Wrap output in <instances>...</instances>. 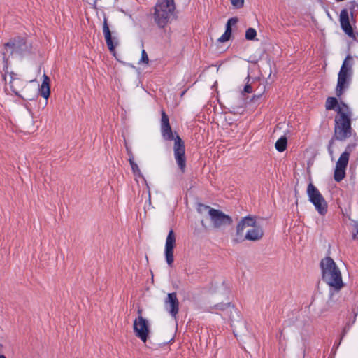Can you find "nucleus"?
I'll return each mask as SVG.
<instances>
[{
	"label": "nucleus",
	"mask_w": 358,
	"mask_h": 358,
	"mask_svg": "<svg viewBox=\"0 0 358 358\" xmlns=\"http://www.w3.org/2000/svg\"><path fill=\"white\" fill-rule=\"evenodd\" d=\"M160 131L164 140L174 141L173 153L176 164L182 173L186 169L185 143L178 134L174 135L169 123V119L164 110L161 111Z\"/></svg>",
	"instance_id": "f257e3e1"
},
{
	"label": "nucleus",
	"mask_w": 358,
	"mask_h": 358,
	"mask_svg": "<svg viewBox=\"0 0 358 358\" xmlns=\"http://www.w3.org/2000/svg\"><path fill=\"white\" fill-rule=\"evenodd\" d=\"M264 236V230L257 224L255 217L248 215L243 217L236 226L234 241L241 243L245 240L257 241Z\"/></svg>",
	"instance_id": "f03ea898"
},
{
	"label": "nucleus",
	"mask_w": 358,
	"mask_h": 358,
	"mask_svg": "<svg viewBox=\"0 0 358 358\" xmlns=\"http://www.w3.org/2000/svg\"><path fill=\"white\" fill-rule=\"evenodd\" d=\"M334 122V134L329 141L327 148L328 152L331 157L334 155L332 147L334 141L336 140L344 141L352 136V132L350 115L342 111L340 108H338Z\"/></svg>",
	"instance_id": "7ed1b4c3"
},
{
	"label": "nucleus",
	"mask_w": 358,
	"mask_h": 358,
	"mask_svg": "<svg viewBox=\"0 0 358 358\" xmlns=\"http://www.w3.org/2000/svg\"><path fill=\"white\" fill-rule=\"evenodd\" d=\"M320 266L322 280L334 290H340L343 287L341 273L333 259L324 257L321 260Z\"/></svg>",
	"instance_id": "20e7f679"
},
{
	"label": "nucleus",
	"mask_w": 358,
	"mask_h": 358,
	"mask_svg": "<svg viewBox=\"0 0 358 358\" xmlns=\"http://www.w3.org/2000/svg\"><path fill=\"white\" fill-rule=\"evenodd\" d=\"M174 0H158L154 7L152 17L159 29H165L175 16Z\"/></svg>",
	"instance_id": "39448f33"
},
{
	"label": "nucleus",
	"mask_w": 358,
	"mask_h": 358,
	"mask_svg": "<svg viewBox=\"0 0 358 358\" xmlns=\"http://www.w3.org/2000/svg\"><path fill=\"white\" fill-rule=\"evenodd\" d=\"M349 59H352V58L348 55L343 61L338 75L336 94L338 97H340L343 94L344 90L348 87L352 75V64L348 62Z\"/></svg>",
	"instance_id": "423d86ee"
},
{
	"label": "nucleus",
	"mask_w": 358,
	"mask_h": 358,
	"mask_svg": "<svg viewBox=\"0 0 358 358\" xmlns=\"http://www.w3.org/2000/svg\"><path fill=\"white\" fill-rule=\"evenodd\" d=\"M307 195L308 200L313 204L319 214L321 215H326L328 208L327 203L318 189L312 182L308 185Z\"/></svg>",
	"instance_id": "0eeeda50"
},
{
	"label": "nucleus",
	"mask_w": 358,
	"mask_h": 358,
	"mask_svg": "<svg viewBox=\"0 0 358 358\" xmlns=\"http://www.w3.org/2000/svg\"><path fill=\"white\" fill-rule=\"evenodd\" d=\"M27 49L25 39L22 37H17L4 44V51L3 52V59L5 63L8 62V55L13 53L22 54Z\"/></svg>",
	"instance_id": "6e6552de"
},
{
	"label": "nucleus",
	"mask_w": 358,
	"mask_h": 358,
	"mask_svg": "<svg viewBox=\"0 0 358 358\" xmlns=\"http://www.w3.org/2000/svg\"><path fill=\"white\" fill-rule=\"evenodd\" d=\"M209 216L214 228L221 229L226 226L231 225L233 222L232 218L217 209H209Z\"/></svg>",
	"instance_id": "1a4fd4ad"
},
{
	"label": "nucleus",
	"mask_w": 358,
	"mask_h": 358,
	"mask_svg": "<svg viewBox=\"0 0 358 358\" xmlns=\"http://www.w3.org/2000/svg\"><path fill=\"white\" fill-rule=\"evenodd\" d=\"M138 316L134 321V331L138 338L145 343L149 333L148 322L143 317L141 309L138 310Z\"/></svg>",
	"instance_id": "9d476101"
},
{
	"label": "nucleus",
	"mask_w": 358,
	"mask_h": 358,
	"mask_svg": "<svg viewBox=\"0 0 358 358\" xmlns=\"http://www.w3.org/2000/svg\"><path fill=\"white\" fill-rule=\"evenodd\" d=\"M3 79L6 85H9L10 90L17 96L20 95V92L23 89L25 82L20 76L13 71L9 72L3 76Z\"/></svg>",
	"instance_id": "9b49d317"
},
{
	"label": "nucleus",
	"mask_w": 358,
	"mask_h": 358,
	"mask_svg": "<svg viewBox=\"0 0 358 358\" xmlns=\"http://www.w3.org/2000/svg\"><path fill=\"white\" fill-rule=\"evenodd\" d=\"M103 34L109 51L115 55V48L119 45V39L116 36H112L110 30L108 19L105 17L103 22Z\"/></svg>",
	"instance_id": "f8f14e48"
},
{
	"label": "nucleus",
	"mask_w": 358,
	"mask_h": 358,
	"mask_svg": "<svg viewBox=\"0 0 358 358\" xmlns=\"http://www.w3.org/2000/svg\"><path fill=\"white\" fill-rule=\"evenodd\" d=\"M176 237L172 229H171L167 235L164 248V255L167 264L172 266L174 261L173 249L176 246Z\"/></svg>",
	"instance_id": "ddd939ff"
},
{
	"label": "nucleus",
	"mask_w": 358,
	"mask_h": 358,
	"mask_svg": "<svg viewBox=\"0 0 358 358\" xmlns=\"http://www.w3.org/2000/svg\"><path fill=\"white\" fill-rule=\"evenodd\" d=\"M164 307L166 311L176 319L179 312V301L176 292L168 294L164 300Z\"/></svg>",
	"instance_id": "4468645a"
},
{
	"label": "nucleus",
	"mask_w": 358,
	"mask_h": 358,
	"mask_svg": "<svg viewBox=\"0 0 358 358\" xmlns=\"http://www.w3.org/2000/svg\"><path fill=\"white\" fill-rule=\"evenodd\" d=\"M340 23L343 31L350 37H354V32L350 23L349 15L347 9H343L340 13Z\"/></svg>",
	"instance_id": "2eb2a0df"
},
{
	"label": "nucleus",
	"mask_w": 358,
	"mask_h": 358,
	"mask_svg": "<svg viewBox=\"0 0 358 358\" xmlns=\"http://www.w3.org/2000/svg\"><path fill=\"white\" fill-rule=\"evenodd\" d=\"M355 145H348L345 150L341 155L340 157L338 158L336 166L344 168L346 169L348 162H349V157L350 155V153L352 152V148L355 147Z\"/></svg>",
	"instance_id": "dca6fc26"
},
{
	"label": "nucleus",
	"mask_w": 358,
	"mask_h": 358,
	"mask_svg": "<svg viewBox=\"0 0 358 358\" xmlns=\"http://www.w3.org/2000/svg\"><path fill=\"white\" fill-rule=\"evenodd\" d=\"M39 92L41 96L44 99H48L50 94V78L46 75L43 74V81L39 87Z\"/></svg>",
	"instance_id": "f3484780"
},
{
	"label": "nucleus",
	"mask_w": 358,
	"mask_h": 358,
	"mask_svg": "<svg viewBox=\"0 0 358 358\" xmlns=\"http://www.w3.org/2000/svg\"><path fill=\"white\" fill-rule=\"evenodd\" d=\"M345 170L346 169L336 166L334 174L335 181L339 182L345 178Z\"/></svg>",
	"instance_id": "a211bd4d"
},
{
	"label": "nucleus",
	"mask_w": 358,
	"mask_h": 358,
	"mask_svg": "<svg viewBox=\"0 0 358 358\" xmlns=\"http://www.w3.org/2000/svg\"><path fill=\"white\" fill-rule=\"evenodd\" d=\"M129 158V162L130 164V166L131 167V170L134 175L138 176L139 177H142V174L141 173V170L138 166V164L134 162L133 155L130 153Z\"/></svg>",
	"instance_id": "6ab92c4d"
},
{
	"label": "nucleus",
	"mask_w": 358,
	"mask_h": 358,
	"mask_svg": "<svg viewBox=\"0 0 358 358\" xmlns=\"http://www.w3.org/2000/svg\"><path fill=\"white\" fill-rule=\"evenodd\" d=\"M287 145V139L285 136L280 137L275 143V147L278 152L285 150Z\"/></svg>",
	"instance_id": "aec40b11"
},
{
	"label": "nucleus",
	"mask_w": 358,
	"mask_h": 358,
	"mask_svg": "<svg viewBox=\"0 0 358 358\" xmlns=\"http://www.w3.org/2000/svg\"><path fill=\"white\" fill-rule=\"evenodd\" d=\"M338 105V101L335 97H328L326 101L325 107L327 110H334Z\"/></svg>",
	"instance_id": "412c9836"
},
{
	"label": "nucleus",
	"mask_w": 358,
	"mask_h": 358,
	"mask_svg": "<svg viewBox=\"0 0 358 358\" xmlns=\"http://www.w3.org/2000/svg\"><path fill=\"white\" fill-rule=\"evenodd\" d=\"M238 22L237 17L229 18L226 24L225 31L227 34L231 35V27L234 26Z\"/></svg>",
	"instance_id": "4be33fe9"
},
{
	"label": "nucleus",
	"mask_w": 358,
	"mask_h": 358,
	"mask_svg": "<svg viewBox=\"0 0 358 358\" xmlns=\"http://www.w3.org/2000/svg\"><path fill=\"white\" fill-rule=\"evenodd\" d=\"M213 308L217 310H225L227 309H230L231 312V310H234L236 311V310L234 309V307L233 306H231V303H217V304L215 305V306Z\"/></svg>",
	"instance_id": "5701e85b"
},
{
	"label": "nucleus",
	"mask_w": 358,
	"mask_h": 358,
	"mask_svg": "<svg viewBox=\"0 0 358 358\" xmlns=\"http://www.w3.org/2000/svg\"><path fill=\"white\" fill-rule=\"evenodd\" d=\"M257 31L254 28H248L245 31V38L249 41L255 40Z\"/></svg>",
	"instance_id": "b1692460"
},
{
	"label": "nucleus",
	"mask_w": 358,
	"mask_h": 358,
	"mask_svg": "<svg viewBox=\"0 0 358 358\" xmlns=\"http://www.w3.org/2000/svg\"><path fill=\"white\" fill-rule=\"evenodd\" d=\"M209 209H213L209 206L203 204V203H199L197 207V211L199 213H203V212L208 210V213H209Z\"/></svg>",
	"instance_id": "393cba45"
},
{
	"label": "nucleus",
	"mask_w": 358,
	"mask_h": 358,
	"mask_svg": "<svg viewBox=\"0 0 358 358\" xmlns=\"http://www.w3.org/2000/svg\"><path fill=\"white\" fill-rule=\"evenodd\" d=\"M230 1L235 8H241L244 4V0H230Z\"/></svg>",
	"instance_id": "a878e982"
},
{
	"label": "nucleus",
	"mask_w": 358,
	"mask_h": 358,
	"mask_svg": "<svg viewBox=\"0 0 358 358\" xmlns=\"http://www.w3.org/2000/svg\"><path fill=\"white\" fill-rule=\"evenodd\" d=\"M148 62H149V59H148V54L145 50H143L141 52V58L139 63L142 62V63L148 64Z\"/></svg>",
	"instance_id": "bb28decb"
},
{
	"label": "nucleus",
	"mask_w": 358,
	"mask_h": 358,
	"mask_svg": "<svg viewBox=\"0 0 358 358\" xmlns=\"http://www.w3.org/2000/svg\"><path fill=\"white\" fill-rule=\"evenodd\" d=\"M231 36L226 32H224L219 38L218 41L220 43H224L229 40Z\"/></svg>",
	"instance_id": "cd10ccee"
},
{
	"label": "nucleus",
	"mask_w": 358,
	"mask_h": 358,
	"mask_svg": "<svg viewBox=\"0 0 358 358\" xmlns=\"http://www.w3.org/2000/svg\"><path fill=\"white\" fill-rule=\"evenodd\" d=\"M243 92L245 93H251L252 92V86L247 83L244 87Z\"/></svg>",
	"instance_id": "c85d7f7f"
},
{
	"label": "nucleus",
	"mask_w": 358,
	"mask_h": 358,
	"mask_svg": "<svg viewBox=\"0 0 358 358\" xmlns=\"http://www.w3.org/2000/svg\"><path fill=\"white\" fill-rule=\"evenodd\" d=\"M356 228V232L352 234V238L353 239H358V222L355 225Z\"/></svg>",
	"instance_id": "c756f323"
},
{
	"label": "nucleus",
	"mask_w": 358,
	"mask_h": 358,
	"mask_svg": "<svg viewBox=\"0 0 358 358\" xmlns=\"http://www.w3.org/2000/svg\"><path fill=\"white\" fill-rule=\"evenodd\" d=\"M262 96V94H259V95H255L253 96V99H259L260 97Z\"/></svg>",
	"instance_id": "7c9ffc66"
},
{
	"label": "nucleus",
	"mask_w": 358,
	"mask_h": 358,
	"mask_svg": "<svg viewBox=\"0 0 358 358\" xmlns=\"http://www.w3.org/2000/svg\"><path fill=\"white\" fill-rule=\"evenodd\" d=\"M0 358H6V357L4 355H0Z\"/></svg>",
	"instance_id": "2f4dec72"
},
{
	"label": "nucleus",
	"mask_w": 358,
	"mask_h": 358,
	"mask_svg": "<svg viewBox=\"0 0 358 358\" xmlns=\"http://www.w3.org/2000/svg\"><path fill=\"white\" fill-rule=\"evenodd\" d=\"M97 0H95V2Z\"/></svg>",
	"instance_id": "473e14b6"
}]
</instances>
